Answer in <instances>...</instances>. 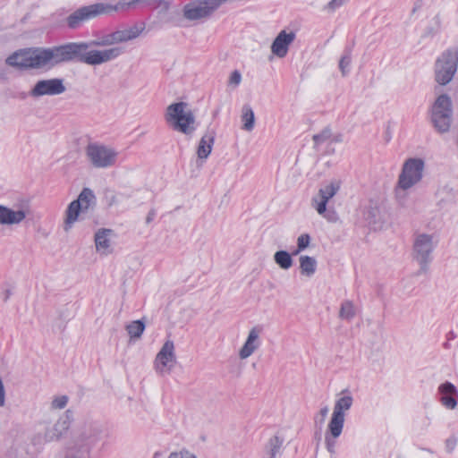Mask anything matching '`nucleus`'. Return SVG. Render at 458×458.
<instances>
[{"label":"nucleus","instance_id":"f03ea898","mask_svg":"<svg viewBox=\"0 0 458 458\" xmlns=\"http://www.w3.org/2000/svg\"><path fill=\"white\" fill-rule=\"evenodd\" d=\"M76 49V61L88 65H100L117 59L124 53V47H113L104 50L90 49L93 47H110L116 45L114 31L88 42H72Z\"/></svg>","mask_w":458,"mask_h":458},{"label":"nucleus","instance_id":"7ed1b4c3","mask_svg":"<svg viewBox=\"0 0 458 458\" xmlns=\"http://www.w3.org/2000/svg\"><path fill=\"white\" fill-rule=\"evenodd\" d=\"M72 42L52 47H30V70H50L61 64L76 61Z\"/></svg>","mask_w":458,"mask_h":458},{"label":"nucleus","instance_id":"393cba45","mask_svg":"<svg viewBox=\"0 0 458 458\" xmlns=\"http://www.w3.org/2000/svg\"><path fill=\"white\" fill-rule=\"evenodd\" d=\"M111 229H99L95 234V244L98 251L106 252L110 247L109 236L112 234Z\"/></svg>","mask_w":458,"mask_h":458},{"label":"nucleus","instance_id":"09e8293b","mask_svg":"<svg viewBox=\"0 0 458 458\" xmlns=\"http://www.w3.org/2000/svg\"><path fill=\"white\" fill-rule=\"evenodd\" d=\"M58 327H59L60 329H64V326L60 324V325H58Z\"/></svg>","mask_w":458,"mask_h":458},{"label":"nucleus","instance_id":"72a5a7b5","mask_svg":"<svg viewBox=\"0 0 458 458\" xmlns=\"http://www.w3.org/2000/svg\"><path fill=\"white\" fill-rule=\"evenodd\" d=\"M89 452L85 451L80 446H76L73 443V445L68 449L65 458H89Z\"/></svg>","mask_w":458,"mask_h":458},{"label":"nucleus","instance_id":"a878e982","mask_svg":"<svg viewBox=\"0 0 458 458\" xmlns=\"http://www.w3.org/2000/svg\"><path fill=\"white\" fill-rule=\"evenodd\" d=\"M84 209L80 206L79 201H72L66 209L64 230L68 231L72 225L78 219L81 211Z\"/></svg>","mask_w":458,"mask_h":458},{"label":"nucleus","instance_id":"a18cd8bd","mask_svg":"<svg viewBox=\"0 0 458 458\" xmlns=\"http://www.w3.org/2000/svg\"><path fill=\"white\" fill-rule=\"evenodd\" d=\"M328 407L327 406H325L323 408L320 409V415H321V422L324 421L325 418L327 417V413H328Z\"/></svg>","mask_w":458,"mask_h":458},{"label":"nucleus","instance_id":"7c9ffc66","mask_svg":"<svg viewBox=\"0 0 458 458\" xmlns=\"http://www.w3.org/2000/svg\"><path fill=\"white\" fill-rule=\"evenodd\" d=\"M356 315L355 307L352 301H344L339 310V318L345 320H352Z\"/></svg>","mask_w":458,"mask_h":458},{"label":"nucleus","instance_id":"37998d69","mask_svg":"<svg viewBox=\"0 0 458 458\" xmlns=\"http://www.w3.org/2000/svg\"><path fill=\"white\" fill-rule=\"evenodd\" d=\"M58 317L61 320H66L70 318V313L68 312V309L64 308L63 310H58Z\"/></svg>","mask_w":458,"mask_h":458},{"label":"nucleus","instance_id":"f704fd0d","mask_svg":"<svg viewBox=\"0 0 458 458\" xmlns=\"http://www.w3.org/2000/svg\"><path fill=\"white\" fill-rule=\"evenodd\" d=\"M310 236L308 233L301 234L297 239V249L293 251V255L296 256L300 252L307 249L310 243Z\"/></svg>","mask_w":458,"mask_h":458},{"label":"nucleus","instance_id":"de8ad7c7","mask_svg":"<svg viewBox=\"0 0 458 458\" xmlns=\"http://www.w3.org/2000/svg\"><path fill=\"white\" fill-rule=\"evenodd\" d=\"M9 294H10V292H9V290H7V291H6V296H5V298H4V301H6V300L8 299Z\"/></svg>","mask_w":458,"mask_h":458},{"label":"nucleus","instance_id":"c85d7f7f","mask_svg":"<svg viewBox=\"0 0 458 458\" xmlns=\"http://www.w3.org/2000/svg\"><path fill=\"white\" fill-rule=\"evenodd\" d=\"M292 256H293V253L290 254L286 250H277L274 254V261L280 268L287 270L293 263Z\"/></svg>","mask_w":458,"mask_h":458},{"label":"nucleus","instance_id":"dca6fc26","mask_svg":"<svg viewBox=\"0 0 458 458\" xmlns=\"http://www.w3.org/2000/svg\"><path fill=\"white\" fill-rule=\"evenodd\" d=\"M175 360L174 344L171 340H167L163 344L161 350L157 354L155 360V368L159 373L170 371L173 368V362Z\"/></svg>","mask_w":458,"mask_h":458},{"label":"nucleus","instance_id":"6e6552de","mask_svg":"<svg viewBox=\"0 0 458 458\" xmlns=\"http://www.w3.org/2000/svg\"><path fill=\"white\" fill-rule=\"evenodd\" d=\"M458 67V50L444 51L435 63V80L445 86L452 81Z\"/></svg>","mask_w":458,"mask_h":458},{"label":"nucleus","instance_id":"ea45409f","mask_svg":"<svg viewBox=\"0 0 458 458\" xmlns=\"http://www.w3.org/2000/svg\"><path fill=\"white\" fill-rule=\"evenodd\" d=\"M457 445V437H450L445 442V450L447 453H452Z\"/></svg>","mask_w":458,"mask_h":458},{"label":"nucleus","instance_id":"a211bd4d","mask_svg":"<svg viewBox=\"0 0 458 458\" xmlns=\"http://www.w3.org/2000/svg\"><path fill=\"white\" fill-rule=\"evenodd\" d=\"M261 328L259 327H252L243 346L239 351V356L242 360L249 358L260 345L259 334Z\"/></svg>","mask_w":458,"mask_h":458},{"label":"nucleus","instance_id":"ddd939ff","mask_svg":"<svg viewBox=\"0 0 458 458\" xmlns=\"http://www.w3.org/2000/svg\"><path fill=\"white\" fill-rule=\"evenodd\" d=\"M72 419V412L66 411L65 413L51 427H48L44 436H37L34 437V444H42L59 440L69 429Z\"/></svg>","mask_w":458,"mask_h":458},{"label":"nucleus","instance_id":"2eb2a0df","mask_svg":"<svg viewBox=\"0 0 458 458\" xmlns=\"http://www.w3.org/2000/svg\"><path fill=\"white\" fill-rule=\"evenodd\" d=\"M340 187V181L333 180L319 189L318 196L312 199V206L319 215L326 212L328 200L337 193Z\"/></svg>","mask_w":458,"mask_h":458},{"label":"nucleus","instance_id":"c756f323","mask_svg":"<svg viewBox=\"0 0 458 458\" xmlns=\"http://www.w3.org/2000/svg\"><path fill=\"white\" fill-rule=\"evenodd\" d=\"M95 199L93 191L89 188H84L74 201H79L80 206L87 210L95 202Z\"/></svg>","mask_w":458,"mask_h":458},{"label":"nucleus","instance_id":"bb28decb","mask_svg":"<svg viewBox=\"0 0 458 458\" xmlns=\"http://www.w3.org/2000/svg\"><path fill=\"white\" fill-rule=\"evenodd\" d=\"M300 269L303 276H312L317 269V260L313 257L303 255L300 257Z\"/></svg>","mask_w":458,"mask_h":458},{"label":"nucleus","instance_id":"20e7f679","mask_svg":"<svg viewBox=\"0 0 458 458\" xmlns=\"http://www.w3.org/2000/svg\"><path fill=\"white\" fill-rule=\"evenodd\" d=\"M344 393H347V394L339 397L335 403L333 413L325 435L326 448L330 454L335 453L336 438L343 432L345 411H349L353 403V398L348 390L343 391V394Z\"/></svg>","mask_w":458,"mask_h":458},{"label":"nucleus","instance_id":"412c9836","mask_svg":"<svg viewBox=\"0 0 458 458\" xmlns=\"http://www.w3.org/2000/svg\"><path fill=\"white\" fill-rule=\"evenodd\" d=\"M284 438L282 436L271 437L264 445L263 458H280L283 454Z\"/></svg>","mask_w":458,"mask_h":458},{"label":"nucleus","instance_id":"aec40b11","mask_svg":"<svg viewBox=\"0 0 458 458\" xmlns=\"http://www.w3.org/2000/svg\"><path fill=\"white\" fill-rule=\"evenodd\" d=\"M5 64L19 70H30V47L13 52L5 59Z\"/></svg>","mask_w":458,"mask_h":458},{"label":"nucleus","instance_id":"e433bc0d","mask_svg":"<svg viewBox=\"0 0 458 458\" xmlns=\"http://www.w3.org/2000/svg\"><path fill=\"white\" fill-rule=\"evenodd\" d=\"M118 194L113 190H106L104 193V200L107 206L112 207L119 203Z\"/></svg>","mask_w":458,"mask_h":458},{"label":"nucleus","instance_id":"423d86ee","mask_svg":"<svg viewBox=\"0 0 458 458\" xmlns=\"http://www.w3.org/2000/svg\"><path fill=\"white\" fill-rule=\"evenodd\" d=\"M424 166L425 164L421 158L411 157L404 162L394 190L395 197L399 201L405 198V191L421 181Z\"/></svg>","mask_w":458,"mask_h":458},{"label":"nucleus","instance_id":"2f4dec72","mask_svg":"<svg viewBox=\"0 0 458 458\" xmlns=\"http://www.w3.org/2000/svg\"><path fill=\"white\" fill-rule=\"evenodd\" d=\"M145 330L142 320H134L126 326V331L131 338H140Z\"/></svg>","mask_w":458,"mask_h":458},{"label":"nucleus","instance_id":"0eeeda50","mask_svg":"<svg viewBox=\"0 0 458 458\" xmlns=\"http://www.w3.org/2000/svg\"><path fill=\"white\" fill-rule=\"evenodd\" d=\"M105 437H107V430L104 424L98 420H87L81 426L74 438V444L90 453V450Z\"/></svg>","mask_w":458,"mask_h":458},{"label":"nucleus","instance_id":"9b49d317","mask_svg":"<svg viewBox=\"0 0 458 458\" xmlns=\"http://www.w3.org/2000/svg\"><path fill=\"white\" fill-rule=\"evenodd\" d=\"M226 0H195L183 7V17L188 21L208 18Z\"/></svg>","mask_w":458,"mask_h":458},{"label":"nucleus","instance_id":"c9c22d12","mask_svg":"<svg viewBox=\"0 0 458 458\" xmlns=\"http://www.w3.org/2000/svg\"><path fill=\"white\" fill-rule=\"evenodd\" d=\"M332 136V131L329 127H325L321 132L313 135V141L315 146H318L329 140Z\"/></svg>","mask_w":458,"mask_h":458},{"label":"nucleus","instance_id":"5701e85b","mask_svg":"<svg viewBox=\"0 0 458 458\" xmlns=\"http://www.w3.org/2000/svg\"><path fill=\"white\" fill-rule=\"evenodd\" d=\"M216 133L214 131L208 130L205 135L200 139L197 154L199 158L206 159L211 153L212 147L215 141Z\"/></svg>","mask_w":458,"mask_h":458},{"label":"nucleus","instance_id":"c03bdc74","mask_svg":"<svg viewBox=\"0 0 458 458\" xmlns=\"http://www.w3.org/2000/svg\"><path fill=\"white\" fill-rule=\"evenodd\" d=\"M156 214L157 213L154 208L150 209L146 217V224H150L154 220Z\"/></svg>","mask_w":458,"mask_h":458},{"label":"nucleus","instance_id":"1a4fd4ad","mask_svg":"<svg viewBox=\"0 0 458 458\" xmlns=\"http://www.w3.org/2000/svg\"><path fill=\"white\" fill-rule=\"evenodd\" d=\"M452 101L446 95H440L432 106L431 121L436 130L444 133L449 131L452 120Z\"/></svg>","mask_w":458,"mask_h":458},{"label":"nucleus","instance_id":"49530a36","mask_svg":"<svg viewBox=\"0 0 458 458\" xmlns=\"http://www.w3.org/2000/svg\"><path fill=\"white\" fill-rule=\"evenodd\" d=\"M332 141L333 142H341L342 141V135L338 134V135L334 136Z\"/></svg>","mask_w":458,"mask_h":458},{"label":"nucleus","instance_id":"6ab92c4d","mask_svg":"<svg viewBox=\"0 0 458 458\" xmlns=\"http://www.w3.org/2000/svg\"><path fill=\"white\" fill-rule=\"evenodd\" d=\"M440 402L447 409L453 410L457 405L458 392L456 387L450 382L441 384L438 387Z\"/></svg>","mask_w":458,"mask_h":458},{"label":"nucleus","instance_id":"f3484780","mask_svg":"<svg viewBox=\"0 0 458 458\" xmlns=\"http://www.w3.org/2000/svg\"><path fill=\"white\" fill-rule=\"evenodd\" d=\"M296 34L293 31L281 30L271 45V52L277 57H284L289 50L290 45L294 41Z\"/></svg>","mask_w":458,"mask_h":458},{"label":"nucleus","instance_id":"f8f14e48","mask_svg":"<svg viewBox=\"0 0 458 458\" xmlns=\"http://www.w3.org/2000/svg\"><path fill=\"white\" fill-rule=\"evenodd\" d=\"M85 152L92 165L97 168L114 165L117 157V152L114 149L98 143H89Z\"/></svg>","mask_w":458,"mask_h":458},{"label":"nucleus","instance_id":"a19ab883","mask_svg":"<svg viewBox=\"0 0 458 458\" xmlns=\"http://www.w3.org/2000/svg\"><path fill=\"white\" fill-rule=\"evenodd\" d=\"M242 81V74L239 71L235 70L231 73L229 78V84L238 86Z\"/></svg>","mask_w":458,"mask_h":458},{"label":"nucleus","instance_id":"4c0bfd02","mask_svg":"<svg viewBox=\"0 0 458 458\" xmlns=\"http://www.w3.org/2000/svg\"><path fill=\"white\" fill-rule=\"evenodd\" d=\"M68 403V397L66 395H61L55 397L51 403L54 409H64Z\"/></svg>","mask_w":458,"mask_h":458},{"label":"nucleus","instance_id":"79ce46f5","mask_svg":"<svg viewBox=\"0 0 458 458\" xmlns=\"http://www.w3.org/2000/svg\"><path fill=\"white\" fill-rule=\"evenodd\" d=\"M348 0H331L327 4V8L335 11L337 8L341 7L343 4H344Z\"/></svg>","mask_w":458,"mask_h":458},{"label":"nucleus","instance_id":"f257e3e1","mask_svg":"<svg viewBox=\"0 0 458 458\" xmlns=\"http://www.w3.org/2000/svg\"><path fill=\"white\" fill-rule=\"evenodd\" d=\"M137 5L159 9L160 13H166L169 9V3L165 0H119L115 4L97 3L82 6L72 13L66 18L67 26L75 30L99 15L128 11Z\"/></svg>","mask_w":458,"mask_h":458},{"label":"nucleus","instance_id":"4468645a","mask_svg":"<svg viewBox=\"0 0 458 458\" xmlns=\"http://www.w3.org/2000/svg\"><path fill=\"white\" fill-rule=\"evenodd\" d=\"M66 90L64 84V79L52 78L47 80H39L30 91L32 98H40L43 96L61 95Z\"/></svg>","mask_w":458,"mask_h":458},{"label":"nucleus","instance_id":"39448f33","mask_svg":"<svg viewBox=\"0 0 458 458\" xmlns=\"http://www.w3.org/2000/svg\"><path fill=\"white\" fill-rule=\"evenodd\" d=\"M165 120L170 128L186 136H191L197 129L195 115L183 101L170 104L165 109Z\"/></svg>","mask_w":458,"mask_h":458},{"label":"nucleus","instance_id":"473e14b6","mask_svg":"<svg viewBox=\"0 0 458 458\" xmlns=\"http://www.w3.org/2000/svg\"><path fill=\"white\" fill-rule=\"evenodd\" d=\"M352 63L351 50L346 49L339 61V69L343 76H346L350 72Z\"/></svg>","mask_w":458,"mask_h":458},{"label":"nucleus","instance_id":"9d476101","mask_svg":"<svg viewBox=\"0 0 458 458\" xmlns=\"http://www.w3.org/2000/svg\"><path fill=\"white\" fill-rule=\"evenodd\" d=\"M433 238L429 234H419L413 243V259L419 263L420 270L417 275L427 273L432 261L431 253L434 250Z\"/></svg>","mask_w":458,"mask_h":458},{"label":"nucleus","instance_id":"58836bf2","mask_svg":"<svg viewBox=\"0 0 458 458\" xmlns=\"http://www.w3.org/2000/svg\"><path fill=\"white\" fill-rule=\"evenodd\" d=\"M168 458H197V456L187 449H182L178 452H172Z\"/></svg>","mask_w":458,"mask_h":458},{"label":"nucleus","instance_id":"cd10ccee","mask_svg":"<svg viewBox=\"0 0 458 458\" xmlns=\"http://www.w3.org/2000/svg\"><path fill=\"white\" fill-rule=\"evenodd\" d=\"M242 130L251 131L255 125V115L252 108L249 105H244L242 109Z\"/></svg>","mask_w":458,"mask_h":458},{"label":"nucleus","instance_id":"b1692460","mask_svg":"<svg viewBox=\"0 0 458 458\" xmlns=\"http://www.w3.org/2000/svg\"><path fill=\"white\" fill-rule=\"evenodd\" d=\"M143 25L138 26L133 25L128 29L117 30L114 31L117 44L124 43L132 39L137 38L140 33L144 30Z\"/></svg>","mask_w":458,"mask_h":458},{"label":"nucleus","instance_id":"4be33fe9","mask_svg":"<svg viewBox=\"0 0 458 458\" xmlns=\"http://www.w3.org/2000/svg\"><path fill=\"white\" fill-rule=\"evenodd\" d=\"M26 217L24 210L14 211L5 206L0 205V225L20 224Z\"/></svg>","mask_w":458,"mask_h":458}]
</instances>
